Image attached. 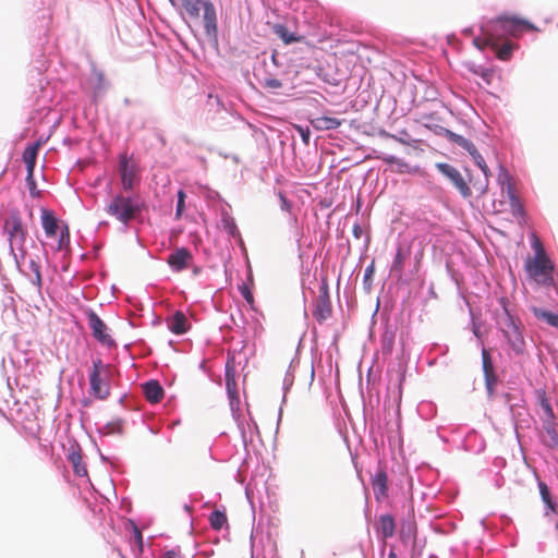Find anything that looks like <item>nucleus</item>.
<instances>
[{"instance_id":"obj_1","label":"nucleus","mask_w":558,"mask_h":558,"mask_svg":"<svg viewBox=\"0 0 558 558\" xmlns=\"http://www.w3.org/2000/svg\"><path fill=\"white\" fill-rule=\"evenodd\" d=\"M179 3L191 20L197 21L202 17L205 33L208 37H217V12L210 0H179Z\"/></svg>"},{"instance_id":"obj_2","label":"nucleus","mask_w":558,"mask_h":558,"mask_svg":"<svg viewBox=\"0 0 558 558\" xmlns=\"http://www.w3.org/2000/svg\"><path fill=\"white\" fill-rule=\"evenodd\" d=\"M504 314L498 319V325L508 341V344L517 355L525 351L523 326L519 318L512 316L506 307L505 299H501Z\"/></svg>"},{"instance_id":"obj_3","label":"nucleus","mask_w":558,"mask_h":558,"mask_svg":"<svg viewBox=\"0 0 558 558\" xmlns=\"http://www.w3.org/2000/svg\"><path fill=\"white\" fill-rule=\"evenodd\" d=\"M524 28L537 31L533 24L515 16L504 15L487 23V32L495 37L496 40L508 36L518 37Z\"/></svg>"},{"instance_id":"obj_4","label":"nucleus","mask_w":558,"mask_h":558,"mask_svg":"<svg viewBox=\"0 0 558 558\" xmlns=\"http://www.w3.org/2000/svg\"><path fill=\"white\" fill-rule=\"evenodd\" d=\"M110 365L104 364L100 359L93 361V367L89 373V387L92 395L99 400H106L110 396Z\"/></svg>"},{"instance_id":"obj_5","label":"nucleus","mask_w":558,"mask_h":558,"mask_svg":"<svg viewBox=\"0 0 558 558\" xmlns=\"http://www.w3.org/2000/svg\"><path fill=\"white\" fill-rule=\"evenodd\" d=\"M107 213L123 225H128L141 211L137 202L122 194L116 195L107 206Z\"/></svg>"},{"instance_id":"obj_6","label":"nucleus","mask_w":558,"mask_h":558,"mask_svg":"<svg viewBox=\"0 0 558 558\" xmlns=\"http://www.w3.org/2000/svg\"><path fill=\"white\" fill-rule=\"evenodd\" d=\"M4 232L8 234L11 252L19 251L22 256L25 255V240L27 235V231L23 226L22 218L17 213H12L4 220Z\"/></svg>"},{"instance_id":"obj_7","label":"nucleus","mask_w":558,"mask_h":558,"mask_svg":"<svg viewBox=\"0 0 558 558\" xmlns=\"http://www.w3.org/2000/svg\"><path fill=\"white\" fill-rule=\"evenodd\" d=\"M525 269L529 272V275L537 282L543 283L545 286H550L554 283V265L548 256H534L532 258H527L525 262Z\"/></svg>"},{"instance_id":"obj_8","label":"nucleus","mask_w":558,"mask_h":558,"mask_svg":"<svg viewBox=\"0 0 558 558\" xmlns=\"http://www.w3.org/2000/svg\"><path fill=\"white\" fill-rule=\"evenodd\" d=\"M332 306L329 296V287L326 279L322 280L319 294L315 301V310L313 312L317 322L323 323L331 316Z\"/></svg>"},{"instance_id":"obj_9","label":"nucleus","mask_w":558,"mask_h":558,"mask_svg":"<svg viewBox=\"0 0 558 558\" xmlns=\"http://www.w3.org/2000/svg\"><path fill=\"white\" fill-rule=\"evenodd\" d=\"M87 318L92 335L97 341L106 347L116 345L113 338L108 332V326L95 312L89 311Z\"/></svg>"},{"instance_id":"obj_10","label":"nucleus","mask_w":558,"mask_h":558,"mask_svg":"<svg viewBox=\"0 0 558 558\" xmlns=\"http://www.w3.org/2000/svg\"><path fill=\"white\" fill-rule=\"evenodd\" d=\"M119 173L123 190H132L137 178V165L125 154L120 156Z\"/></svg>"},{"instance_id":"obj_11","label":"nucleus","mask_w":558,"mask_h":558,"mask_svg":"<svg viewBox=\"0 0 558 558\" xmlns=\"http://www.w3.org/2000/svg\"><path fill=\"white\" fill-rule=\"evenodd\" d=\"M438 170L446 175L454 184L463 197L471 196V189L463 179L462 174L452 166L448 163H438Z\"/></svg>"},{"instance_id":"obj_12","label":"nucleus","mask_w":558,"mask_h":558,"mask_svg":"<svg viewBox=\"0 0 558 558\" xmlns=\"http://www.w3.org/2000/svg\"><path fill=\"white\" fill-rule=\"evenodd\" d=\"M193 255L185 247L175 248L167 258L168 265L173 271L180 272L193 264Z\"/></svg>"},{"instance_id":"obj_13","label":"nucleus","mask_w":558,"mask_h":558,"mask_svg":"<svg viewBox=\"0 0 558 558\" xmlns=\"http://www.w3.org/2000/svg\"><path fill=\"white\" fill-rule=\"evenodd\" d=\"M168 328L175 335H183L187 331L190 325L185 314L181 311H177L172 317L167 319Z\"/></svg>"},{"instance_id":"obj_14","label":"nucleus","mask_w":558,"mask_h":558,"mask_svg":"<svg viewBox=\"0 0 558 558\" xmlns=\"http://www.w3.org/2000/svg\"><path fill=\"white\" fill-rule=\"evenodd\" d=\"M226 387H227L228 397L230 399L231 408L232 409L238 408L240 404V400H239L236 381L234 378V372H233L232 367H227V369H226Z\"/></svg>"},{"instance_id":"obj_15","label":"nucleus","mask_w":558,"mask_h":558,"mask_svg":"<svg viewBox=\"0 0 558 558\" xmlns=\"http://www.w3.org/2000/svg\"><path fill=\"white\" fill-rule=\"evenodd\" d=\"M145 398L151 402L157 403L163 398V389L157 380H149L143 385Z\"/></svg>"},{"instance_id":"obj_16","label":"nucleus","mask_w":558,"mask_h":558,"mask_svg":"<svg viewBox=\"0 0 558 558\" xmlns=\"http://www.w3.org/2000/svg\"><path fill=\"white\" fill-rule=\"evenodd\" d=\"M39 146L40 143L37 142L33 145H28L23 151V161L26 165L28 180L32 179V173H34Z\"/></svg>"},{"instance_id":"obj_17","label":"nucleus","mask_w":558,"mask_h":558,"mask_svg":"<svg viewBox=\"0 0 558 558\" xmlns=\"http://www.w3.org/2000/svg\"><path fill=\"white\" fill-rule=\"evenodd\" d=\"M410 255V248L399 245L397 247L396 256L391 265L390 272L397 275L399 278L402 276L405 259Z\"/></svg>"},{"instance_id":"obj_18","label":"nucleus","mask_w":558,"mask_h":558,"mask_svg":"<svg viewBox=\"0 0 558 558\" xmlns=\"http://www.w3.org/2000/svg\"><path fill=\"white\" fill-rule=\"evenodd\" d=\"M474 161L483 171L485 179L483 182L474 183L473 186L478 192L480 195H484L488 190V177L490 175V171L481 154H476Z\"/></svg>"},{"instance_id":"obj_19","label":"nucleus","mask_w":558,"mask_h":558,"mask_svg":"<svg viewBox=\"0 0 558 558\" xmlns=\"http://www.w3.org/2000/svg\"><path fill=\"white\" fill-rule=\"evenodd\" d=\"M311 123L318 131L335 130L342 124L341 120L332 117H317Z\"/></svg>"},{"instance_id":"obj_20","label":"nucleus","mask_w":558,"mask_h":558,"mask_svg":"<svg viewBox=\"0 0 558 558\" xmlns=\"http://www.w3.org/2000/svg\"><path fill=\"white\" fill-rule=\"evenodd\" d=\"M372 485H373V489H374V493L377 498L379 496L387 495V489H388L387 474H386L385 470L380 469L376 472V474L372 478Z\"/></svg>"},{"instance_id":"obj_21","label":"nucleus","mask_w":558,"mask_h":558,"mask_svg":"<svg viewBox=\"0 0 558 558\" xmlns=\"http://www.w3.org/2000/svg\"><path fill=\"white\" fill-rule=\"evenodd\" d=\"M272 32L276 36H278L286 45L299 43L302 40L301 36H296L294 33L290 32L289 28L283 24H275L272 26Z\"/></svg>"},{"instance_id":"obj_22","label":"nucleus","mask_w":558,"mask_h":558,"mask_svg":"<svg viewBox=\"0 0 558 558\" xmlns=\"http://www.w3.org/2000/svg\"><path fill=\"white\" fill-rule=\"evenodd\" d=\"M41 225L47 236H56L58 231V220L53 213L44 210L41 215Z\"/></svg>"},{"instance_id":"obj_23","label":"nucleus","mask_w":558,"mask_h":558,"mask_svg":"<svg viewBox=\"0 0 558 558\" xmlns=\"http://www.w3.org/2000/svg\"><path fill=\"white\" fill-rule=\"evenodd\" d=\"M543 429L546 434L544 440L545 444L550 448H555L558 445V434L555 426V418L543 420Z\"/></svg>"},{"instance_id":"obj_24","label":"nucleus","mask_w":558,"mask_h":558,"mask_svg":"<svg viewBox=\"0 0 558 558\" xmlns=\"http://www.w3.org/2000/svg\"><path fill=\"white\" fill-rule=\"evenodd\" d=\"M396 524L392 515L384 514L380 515L378 521V531L384 538H389L395 534Z\"/></svg>"},{"instance_id":"obj_25","label":"nucleus","mask_w":558,"mask_h":558,"mask_svg":"<svg viewBox=\"0 0 558 558\" xmlns=\"http://www.w3.org/2000/svg\"><path fill=\"white\" fill-rule=\"evenodd\" d=\"M531 311L537 319L544 320L548 325L558 329V315L557 314H555L550 311H546V310L536 307V306H532Z\"/></svg>"},{"instance_id":"obj_26","label":"nucleus","mask_w":558,"mask_h":558,"mask_svg":"<svg viewBox=\"0 0 558 558\" xmlns=\"http://www.w3.org/2000/svg\"><path fill=\"white\" fill-rule=\"evenodd\" d=\"M482 37H475L473 39V44L480 49L483 50L486 47L496 46V39L487 32V23L482 27Z\"/></svg>"},{"instance_id":"obj_27","label":"nucleus","mask_w":558,"mask_h":558,"mask_svg":"<svg viewBox=\"0 0 558 558\" xmlns=\"http://www.w3.org/2000/svg\"><path fill=\"white\" fill-rule=\"evenodd\" d=\"M69 460L73 465V471L78 476H87V468L83 463V458L80 452H72L69 456Z\"/></svg>"},{"instance_id":"obj_28","label":"nucleus","mask_w":558,"mask_h":558,"mask_svg":"<svg viewBox=\"0 0 558 558\" xmlns=\"http://www.w3.org/2000/svg\"><path fill=\"white\" fill-rule=\"evenodd\" d=\"M228 522L223 511L214 510L209 515V523L213 530L220 531Z\"/></svg>"},{"instance_id":"obj_29","label":"nucleus","mask_w":558,"mask_h":558,"mask_svg":"<svg viewBox=\"0 0 558 558\" xmlns=\"http://www.w3.org/2000/svg\"><path fill=\"white\" fill-rule=\"evenodd\" d=\"M538 404H539V407H541V409L543 410V413H544L542 420L555 418L554 411L551 409L549 400L546 397L545 391H539L538 392Z\"/></svg>"},{"instance_id":"obj_30","label":"nucleus","mask_w":558,"mask_h":558,"mask_svg":"<svg viewBox=\"0 0 558 558\" xmlns=\"http://www.w3.org/2000/svg\"><path fill=\"white\" fill-rule=\"evenodd\" d=\"M510 206L512 209V213L514 216L522 217L524 215L523 206L519 201V197L515 194L514 186H509V194H508Z\"/></svg>"},{"instance_id":"obj_31","label":"nucleus","mask_w":558,"mask_h":558,"mask_svg":"<svg viewBox=\"0 0 558 558\" xmlns=\"http://www.w3.org/2000/svg\"><path fill=\"white\" fill-rule=\"evenodd\" d=\"M498 41L499 40H496V46H492V48L496 51L497 58L502 61L509 60L512 53L513 45L507 41L501 46H498Z\"/></svg>"},{"instance_id":"obj_32","label":"nucleus","mask_w":558,"mask_h":558,"mask_svg":"<svg viewBox=\"0 0 558 558\" xmlns=\"http://www.w3.org/2000/svg\"><path fill=\"white\" fill-rule=\"evenodd\" d=\"M538 488H539V494H541L542 500L546 504V506L551 511H556V504L551 500L548 486L544 482H539Z\"/></svg>"},{"instance_id":"obj_33","label":"nucleus","mask_w":558,"mask_h":558,"mask_svg":"<svg viewBox=\"0 0 558 558\" xmlns=\"http://www.w3.org/2000/svg\"><path fill=\"white\" fill-rule=\"evenodd\" d=\"M482 365H483L484 376L495 373V368H494V364H493V360H492L490 353L485 348L482 350Z\"/></svg>"},{"instance_id":"obj_34","label":"nucleus","mask_w":558,"mask_h":558,"mask_svg":"<svg viewBox=\"0 0 558 558\" xmlns=\"http://www.w3.org/2000/svg\"><path fill=\"white\" fill-rule=\"evenodd\" d=\"M239 291L246 303L250 305L251 310H255V299L250 284L242 282V284L239 286Z\"/></svg>"},{"instance_id":"obj_35","label":"nucleus","mask_w":558,"mask_h":558,"mask_svg":"<svg viewBox=\"0 0 558 558\" xmlns=\"http://www.w3.org/2000/svg\"><path fill=\"white\" fill-rule=\"evenodd\" d=\"M104 430L108 435L122 434L124 430L123 421L121 418L113 420L104 426Z\"/></svg>"},{"instance_id":"obj_36","label":"nucleus","mask_w":558,"mask_h":558,"mask_svg":"<svg viewBox=\"0 0 558 558\" xmlns=\"http://www.w3.org/2000/svg\"><path fill=\"white\" fill-rule=\"evenodd\" d=\"M436 134L446 136L449 141L456 143L459 146L464 144L466 140L462 135L456 134L454 132L445 128H439V131H436Z\"/></svg>"},{"instance_id":"obj_37","label":"nucleus","mask_w":558,"mask_h":558,"mask_svg":"<svg viewBox=\"0 0 558 558\" xmlns=\"http://www.w3.org/2000/svg\"><path fill=\"white\" fill-rule=\"evenodd\" d=\"M484 379H485V387H486L487 395L489 398H493L495 395L496 386L498 384V376L496 373H494V374L484 376Z\"/></svg>"},{"instance_id":"obj_38","label":"nucleus","mask_w":558,"mask_h":558,"mask_svg":"<svg viewBox=\"0 0 558 558\" xmlns=\"http://www.w3.org/2000/svg\"><path fill=\"white\" fill-rule=\"evenodd\" d=\"M29 268L34 275V278L32 279V282L38 288L40 289L41 286H43V278H41V271H40V265L35 262V260H31L29 262Z\"/></svg>"},{"instance_id":"obj_39","label":"nucleus","mask_w":558,"mask_h":558,"mask_svg":"<svg viewBox=\"0 0 558 558\" xmlns=\"http://www.w3.org/2000/svg\"><path fill=\"white\" fill-rule=\"evenodd\" d=\"M474 74L478 75L480 77L483 78V81L487 84V85H490L492 82H493V78L495 76V72L494 70L492 69H485V68H482V66H478L476 69H473L472 70Z\"/></svg>"},{"instance_id":"obj_40","label":"nucleus","mask_w":558,"mask_h":558,"mask_svg":"<svg viewBox=\"0 0 558 558\" xmlns=\"http://www.w3.org/2000/svg\"><path fill=\"white\" fill-rule=\"evenodd\" d=\"M498 182L501 185V190L506 191L509 194V186H514L511 182V177L505 169H501L498 174Z\"/></svg>"},{"instance_id":"obj_41","label":"nucleus","mask_w":558,"mask_h":558,"mask_svg":"<svg viewBox=\"0 0 558 558\" xmlns=\"http://www.w3.org/2000/svg\"><path fill=\"white\" fill-rule=\"evenodd\" d=\"M386 136L401 143V144H404V145H411V143H416L417 141L415 140H411L410 138V134L405 131V130H402L400 132V136L399 135H393V134H389V133H385Z\"/></svg>"},{"instance_id":"obj_42","label":"nucleus","mask_w":558,"mask_h":558,"mask_svg":"<svg viewBox=\"0 0 558 558\" xmlns=\"http://www.w3.org/2000/svg\"><path fill=\"white\" fill-rule=\"evenodd\" d=\"M260 83H262V85L265 88H268V89H278V88L282 87V83L279 80L272 78V77H268V76H265L260 81Z\"/></svg>"},{"instance_id":"obj_43","label":"nucleus","mask_w":558,"mask_h":558,"mask_svg":"<svg viewBox=\"0 0 558 558\" xmlns=\"http://www.w3.org/2000/svg\"><path fill=\"white\" fill-rule=\"evenodd\" d=\"M532 246H533V250L535 252L534 256L547 257V254L545 252V248H544L541 240L535 234H533Z\"/></svg>"},{"instance_id":"obj_44","label":"nucleus","mask_w":558,"mask_h":558,"mask_svg":"<svg viewBox=\"0 0 558 558\" xmlns=\"http://www.w3.org/2000/svg\"><path fill=\"white\" fill-rule=\"evenodd\" d=\"M184 202H185V193L183 190H180L178 192V204H177V211H175V216L178 218L181 217V215L184 210Z\"/></svg>"},{"instance_id":"obj_45","label":"nucleus","mask_w":558,"mask_h":558,"mask_svg":"<svg viewBox=\"0 0 558 558\" xmlns=\"http://www.w3.org/2000/svg\"><path fill=\"white\" fill-rule=\"evenodd\" d=\"M70 242V234L69 230L65 227L64 230L61 231L60 240L58 243V250H62L65 245H68Z\"/></svg>"},{"instance_id":"obj_46","label":"nucleus","mask_w":558,"mask_h":558,"mask_svg":"<svg viewBox=\"0 0 558 558\" xmlns=\"http://www.w3.org/2000/svg\"><path fill=\"white\" fill-rule=\"evenodd\" d=\"M387 165H401V160L393 155H384L380 157Z\"/></svg>"},{"instance_id":"obj_47","label":"nucleus","mask_w":558,"mask_h":558,"mask_svg":"<svg viewBox=\"0 0 558 558\" xmlns=\"http://www.w3.org/2000/svg\"><path fill=\"white\" fill-rule=\"evenodd\" d=\"M298 131H299L303 142L305 144H308V142H310V130L308 129H303L301 126H298Z\"/></svg>"},{"instance_id":"obj_48","label":"nucleus","mask_w":558,"mask_h":558,"mask_svg":"<svg viewBox=\"0 0 558 558\" xmlns=\"http://www.w3.org/2000/svg\"><path fill=\"white\" fill-rule=\"evenodd\" d=\"M461 147L464 148L465 150H468L469 153H471L472 150H474L476 148L475 145L469 140H465V143L462 144Z\"/></svg>"},{"instance_id":"obj_49","label":"nucleus","mask_w":558,"mask_h":558,"mask_svg":"<svg viewBox=\"0 0 558 558\" xmlns=\"http://www.w3.org/2000/svg\"><path fill=\"white\" fill-rule=\"evenodd\" d=\"M424 125L428 130H433L435 133H436V131H439V128H440L439 125H434V123H430V122H425Z\"/></svg>"},{"instance_id":"obj_50","label":"nucleus","mask_w":558,"mask_h":558,"mask_svg":"<svg viewBox=\"0 0 558 558\" xmlns=\"http://www.w3.org/2000/svg\"><path fill=\"white\" fill-rule=\"evenodd\" d=\"M361 232H362L361 227L359 225H355L353 228V233H354L355 238H360Z\"/></svg>"},{"instance_id":"obj_51","label":"nucleus","mask_w":558,"mask_h":558,"mask_svg":"<svg viewBox=\"0 0 558 558\" xmlns=\"http://www.w3.org/2000/svg\"><path fill=\"white\" fill-rule=\"evenodd\" d=\"M374 272V266L371 265L365 269V277H371Z\"/></svg>"},{"instance_id":"obj_52","label":"nucleus","mask_w":558,"mask_h":558,"mask_svg":"<svg viewBox=\"0 0 558 558\" xmlns=\"http://www.w3.org/2000/svg\"><path fill=\"white\" fill-rule=\"evenodd\" d=\"M26 181H27V184L29 185V189H31V190H32V189H35L34 173H32V179H31V180H28V179L26 178Z\"/></svg>"},{"instance_id":"obj_53","label":"nucleus","mask_w":558,"mask_h":558,"mask_svg":"<svg viewBox=\"0 0 558 558\" xmlns=\"http://www.w3.org/2000/svg\"><path fill=\"white\" fill-rule=\"evenodd\" d=\"M135 539L141 544L142 543V533L138 530H135Z\"/></svg>"},{"instance_id":"obj_54","label":"nucleus","mask_w":558,"mask_h":558,"mask_svg":"<svg viewBox=\"0 0 558 558\" xmlns=\"http://www.w3.org/2000/svg\"><path fill=\"white\" fill-rule=\"evenodd\" d=\"M473 159H475V156L476 154H480L478 150L475 148L474 150H472L471 153H469Z\"/></svg>"},{"instance_id":"obj_55","label":"nucleus","mask_w":558,"mask_h":558,"mask_svg":"<svg viewBox=\"0 0 558 558\" xmlns=\"http://www.w3.org/2000/svg\"><path fill=\"white\" fill-rule=\"evenodd\" d=\"M175 554L173 551H168L167 557L168 558H174Z\"/></svg>"},{"instance_id":"obj_56","label":"nucleus","mask_w":558,"mask_h":558,"mask_svg":"<svg viewBox=\"0 0 558 558\" xmlns=\"http://www.w3.org/2000/svg\"><path fill=\"white\" fill-rule=\"evenodd\" d=\"M271 61L276 64L277 63V57L276 53L271 54Z\"/></svg>"},{"instance_id":"obj_57","label":"nucleus","mask_w":558,"mask_h":558,"mask_svg":"<svg viewBox=\"0 0 558 558\" xmlns=\"http://www.w3.org/2000/svg\"><path fill=\"white\" fill-rule=\"evenodd\" d=\"M248 280H250L251 284H253V283H254V282H253V275H252V272H250V275H248Z\"/></svg>"},{"instance_id":"obj_58","label":"nucleus","mask_w":558,"mask_h":558,"mask_svg":"<svg viewBox=\"0 0 558 558\" xmlns=\"http://www.w3.org/2000/svg\"><path fill=\"white\" fill-rule=\"evenodd\" d=\"M389 558H396L395 554H393V553H391V554L389 555Z\"/></svg>"},{"instance_id":"obj_59","label":"nucleus","mask_w":558,"mask_h":558,"mask_svg":"<svg viewBox=\"0 0 558 558\" xmlns=\"http://www.w3.org/2000/svg\"><path fill=\"white\" fill-rule=\"evenodd\" d=\"M173 5H175V0H169Z\"/></svg>"}]
</instances>
